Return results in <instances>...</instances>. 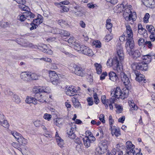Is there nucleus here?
Here are the masks:
<instances>
[{"instance_id":"obj_1","label":"nucleus","mask_w":155,"mask_h":155,"mask_svg":"<svg viewBox=\"0 0 155 155\" xmlns=\"http://www.w3.org/2000/svg\"><path fill=\"white\" fill-rule=\"evenodd\" d=\"M117 52V55L112 60L111 65L116 68L117 71L119 72L122 71L121 62L123 60L124 54L122 49H119Z\"/></svg>"},{"instance_id":"obj_2","label":"nucleus","mask_w":155,"mask_h":155,"mask_svg":"<svg viewBox=\"0 0 155 155\" xmlns=\"http://www.w3.org/2000/svg\"><path fill=\"white\" fill-rule=\"evenodd\" d=\"M124 8H125L123 13V16L125 20L127 21H135L137 18L136 13L135 12H132L131 11V6L130 5H126L123 6Z\"/></svg>"},{"instance_id":"obj_3","label":"nucleus","mask_w":155,"mask_h":155,"mask_svg":"<svg viewBox=\"0 0 155 155\" xmlns=\"http://www.w3.org/2000/svg\"><path fill=\"white\" fill-rule=\"evenodd\" d=\"M108 143V141L106 140L101 141L96 149V154L101 155L105 152L107 148Z\"/></svg>"},{"instance_id":"obj_4","label":"nucleus","mask_w":155,"mask_h":155,"mask_svg":"<svg viewBox=\"0 0 155 155\" xmlns=\"http://www.w3.org/2000/svg\"><path fill=\"white\" fill-rule=\"evenodd\" d=\"M147 64V61H142L140 62L136 63H134L132 65V68L133 69L135 68L136 70H140L141 71H146L148 68ZM133 69V70H134Z\"/></svg>"},{"instance_id":"obj_5","label":"nucleus","mask_w":155,"mask_h":155,"mask_svg":"<svg viewBox=\"0 0 155 155\" xmlns=\"http://www.w3.org/2000/svg\"><path fill=\"white\" fill-rule=\"evenodd\" d=\"M72 72L77 75L83 77L85 74V71L82 68L76 64H74L71 71Z\"/></svg>"},{"instance_id":"obj_6","label":"nucleus","mask_w":155,"mask_h":155,"mask_svg":"<svg viewBox=\"0 0 155 155\" xmlns=\"http://www.w3.org/2000/svg\"><path fill=\"white\" fill-rule=\"evenodd\" d=\"M128 54L135 60L140 58L141 54L137 49H127Z\"/></svg>"},{"instance_id":"obj_7","label":"nucleus","mask_w":155,"mask_h":155,"mask_svg":"<svg viewBox=\"0 0 155 155\" xmlns=\"http://www.w3.org/2000/svg\"><path fill=\"white\" fill-rule=\"evenodd\" d=\"M125 30L124 33V35H125L127 38L133 39V32L131 26L128 24H125Z\"/></svg>"},{"instance_id":"obj_8","label":"nucleus","mask_w":155,"mask_h":155,"mask_svg":"<svg viewBox=\"0 0 155 155\" xmlns=\"http://www.w3.org/2000/svg\"><path fill=\"white\" fill-rule=\"evenodd\" d=\"M76 127L75 124L74 126H71L70 128H69L66 130L67 136L72 139H75L76 135L75 134Z\"/></svg>"},{"instance_id":"obj_9","label":"nucleus","mask_w":155,"mask_h":155,"mask_svg":"<svg viewBox=\"0 0 155 155\" xmlns=\"http://www.w3.org/2000/svg\"><path fill=\"white\" fill-rule=\"evenodd\" d=\"M78 91V90H76L74 87L72 86H69L68 88L66 87L65 89V92L66 94L70 96L76 95Z\"/></svg>"},{"instance_id":"obj_10","label":"nucleus","mask_w":155,"mask_h":155,"mask_svg":"<svg viewBox=\"0 0 155 155\" xmlns=\"http://www.w3.org/2000/svg\"><path fill=\"white\" fill-rule=\"evenodd\" d=\"M30 72L26 71L22 72L20 74V78L23 81L28 82L31 81Z\"/></svg>"},{"instance_id":"obj_11","label":"nucleus","mask_w":155,"mask_h":155,"mask_svg":"<svg viewBox=\"0 0 155 155\" xmlns=\"http://www.w3.org/2000/svg\"><path fill=\"white\" fill-rule=\"evenodd\" d=\"M134 72L136 75L135 79L139 82H141L143 81L144 83H146L147 81L144 79L145 76L143 74H140L138 71L134 70Z\"/></svg>"},{"instance_id":"obj_12","label":"nucleus","mask_w":155,"mask_h":155,"mask_svg":"<svg viewBox=\"0 0 155 155\" xmlns=\"http://www.w3.org/2000/svg\"><path fill=\"white\" fill-rule=\"evenodd\" d=\"M120 73V78L122 81L123 82L124 85L126 86L128 85L130 83V80L127 77V75H126L124 73L121 71Z\"/></svg>"},{"instance_id":"obj_13","label":"nucleus","mask_w":155,"mask_h":155,"mask_svg":"<svg viewBox=\"0 0 155 155\" xmlns=\"http://www.w3.org/2000/svg\"><path fill=\"white\" fill-rule=\"evenodd\" d=\"M111 96L112 97H115L117 98H120L121 96V91L119 87L116 88L115 91H112L111 93Z\"/></svg>"},{"instance_id":"obj_14","label":"nucleus","mask_w":155,"mask_h":155,"mask_svg":"<svg viewBox=\"0 0 155 155\" xmlns=\"http://www.w3.org/2000/svg\"><path fill=\"white\" fill-rule=\"evenodd\" d=\"M44 92H41L35 94L34 98L35 100H37V102L38 101L40 102H46L45 99L44 98V96H43V94Z\"/></svg>"},{"instance_id":"obj_15","label":"nucleus","mask_w":155,"mask_h":155,"mask_svg":"<svg viewBox=\"0 0 155 155\" xmlns=\"http://www.w3.org/2000/svg\"><path fill=\"white\" fill-rule=\"evenodd\" d=\"M143 3L147 7L152 8L155 7L154 0H141Z\"/></svg>"},{"instance_id":"obj_16","label":"nucleus","mask_w":155,"mask_h":155,"mask_svg":"<svg viewBox=\"0 0 155 155\" xmlns=\"http://www.w3.org/2000/svg\"><path fill=\"white\" fill-rule=\"evenodd\" d=\"M108 75L110 79L114 81L117 82L120 79V74H117L113 71H111L109 73Z\"/></svg>"},{"instance_id":"obj_17","label":"nucleus","mask_w":155,"mask_h":155,"mask_svg":"<svg viewBox=\"0 0 155 155\" xmlns=\"http://www.w3.org/2000/svg\"><path fill=\"white\" fill-rule=\"evenodd\" d=\"M111 133L113 136L115 135L116 137H118L121 135L120 130L119 128L115 126L110 128Z\"/></svg>"},{"instance_id":"obj_18","label":"nucleus","mask_w":155,"mask_h":155,"mask_svg":"<svg viewBox=\"0 0 155 155\" xmlns=\"http://www.w3.org/2000/svg\"><path fill=\"white\" fill-rule=\"evenodd\" d=\"M132 39H129L127 41L125 44V47L127 48H133L134 47V41Z\"/></svg>"},{"instance_id":"obj_19","label":"nucleus","mask_w":155,"mask_h":155,"mask_svg":"<svg viewBox=\"0 0 155 155\" xmlns=\"http://www.w3.org/2000/svg\"><path fill=\"white\" fill-rule=\"evenodd\" d=\"M140 58L142 59V61H147V63H149L151 62L152 60V57L150 55V53L149 54L144 56L141 55Z\"/></svg>"},{"instance_id":"obj_20","label":"nucleus","mask_w":155,"mask_h":155,"mask_svg":"<svg viewBox=\"0 0 155 155\" xmlns=\"http://www.w3.org/2000/svg\"><path fill=\"white\" fill-rule=\"evenodd\" d=\"M25 102L28 104L32 103L35 105L37 104V100H35L34 97L28 96L27 97L25 100Z\"/></svg>"},{"instance_id":"obj_21","label":"nucleus","mask_w":155,"mask_h":155,"mask_svg":"<svg viewBox=\"0 0 155 155\" xmlns=\"http://www.w3.org/2000/svg\"><path fill=\"white\" fill-rule=\"evenodd\" d=\"M111 22V20L110 18H108L106 21V27L110 33L112 31L111 28L113 26V24Z\"/></svg>"},{"instance_id":"obj_22","label":"nucleus","mask_w":155,"mask_h":155,"mask_svg":"<svg viewBox=\"0 0 155 155\" xmlns=\"http://www.w3.org/2000/svg\"><path fill=\"white\" fill-rule=\"evenodd\" d=\"M57 33L61 35V36H69L70 35V33L67 31L57 29Z\"/></svg>"},{"instance_id":"obj_23","label":"nucleus","mask_w":155,"mask_h":155,"mask_svg":"<svg viewBox=\"0 0 155 155\" xmlns=\"http://www.w3.org/2000/svg\"><path fill=\"white\" fill-rule=\"evenodd\" d=\"M129 92V90L127 88L123 89V91H121V96L120 97V98L124 99L127 98L128 96Z\"/></svg>"},{"instance_id":"obj_24","label":"nucleus","mask_w":155,"mask_h":155,"mask_svg":"<svg viewBox=\"0 0 155 155\" xmlns=\"http://www.w3.org/2000/svg\"><path fill=\"white\" fill-rule=\"evenodd\" d=\"M94 65L96 68L97 74H101L102 71L101 65L100 64L96 63L94 64Z\"/></svg>"},{"instance_id":"obj_25","label":"nucleus","mask_w":155,"mask_h":155,"mask_svg":"<svg viewBox=\"0 0 155 155\" xmlns=\"http://www.w3.org/2000/svg\"><path fill=\"white\" fill-rule=\"evenodd\" d=\"M39 16L40 17L38 16V18L34 20L33 22V23L36 25L37 26L42 23L43 21L42 17L41 15H40Z\"/></svg>"},{"instance_id":"obj_26","label":"nucleus","mask_w":155,"mask_h":155,"mask_svg":"<svg viewBox=\"0 0 155 155\" xmlns=\"http://www.w3.org/2000/svg\"><path fill=\"white\" fill-rule=\"evenodd\" d=\"M83 140L84 144L86 148H88L90 146L91 142L89 140L88 138L87 137V136H86L85 137L83 138Z\"/></svg>"},{"instance_id":"obj_27","label":"nucleus","mask_w":155,"mask_h":155,"mask_svg":"<svg viewBox=\"0 0 155 155\" xmlns=\"http://www.w3.org/2000/svg\"><path fill=\"white\" fill-rule=\"evenodd\" d=\"M33 91L34 93H39L41 92H44L47 93V91L45 89L43 88H39V87H35L33 89Z\"/></svg>"},{"instance_id":"obj_28","label":"nucleus","mask_w":155,"mask_h":155,"mask_svg":"<svg viewBox=\"0 0 155 155\" xmlns=\"http://www.w3.org/2000/svg\"><path fill=\"white\" fill-rule=\"evenodd\" d=\"M50 81L53 84L56 86L60 84V81L58 77V78H54L51 79Z\"/></svg>"},{"instance_id":"obj_29","label":"nucleus","mask_w":155,"mask_h":155,"mask_svg":"<svg viewBox=\"0 0 155 155\" xmlns=\"http://www.w3.org/2000/svg\"><path fill=\"white\" fill-rule=\"evenodd\" d=\"M49 76L51 80V78H58V76L57 73L54 71L50 70L49 71Z\"/></svg>"},{"instance_id":"obj_30","label":"nucleus","mask_w":155,"mask_h":155,"mask_svg":"<svg viewBox=\"0 0 155 155\" xmlns=\"http://www.w3.org/2000/svg\"><path fill=\"white\" fill-rule=\"evenodd\" d=\"M56 141L58 146L61 148H63L64 147V140L61 137H58Z\"/></svg>"},{"instance_id":"obj_31","label":"nucleus","mask_w":155,"mask_h":155,"mask_svg":"<svg viewBox=\"0 0 155 155\" xmlns=\"http://www.w3.org/2000/svg\"><path fill=\"white\" fill-rule=\"evenodd\" d=\"M25 15L26 16L27 19H28V20H29V18L32 19L35 17V15L30 12L28 11V12H25Z\"/></svg>"},{"instance_id":"obj_32","label":"nucleus","mask_w":155,"mask_h":155,"mask_svg":"<svg viewBox=\"0 0 155 155\" xmlns=\"http://www.w3.org/2000/svg\"><path fill=\"white\" fill-rule=\"evenodd\" d=\"M126 150L127 149L129 150L131 148H132V149H134L135 148L134 145L132 144L131 142L129 141L126 142Z\"/></svg>"},{"instance_id":"obj_33","label":"nucleus","mask_w":155,"mask_h":155,"mask_svg":"<svg viewBox=\"0 0 155 155\" xmlns=\"http://www.w3.org/2000/svg\"><path fill=\"white\" fill-rule=\"evenodd\" d=\"M30 74L31 76V81L33 80H38L40 77V76L35 73H31L30 72Z\"/></svg>"},{"instance_id":"obj_34","label":"nucleus","mask_w":155,"mask_h":155,"mask_svg":"<svg viewBox=\"0 0 155 155\" xmlns=\"http://www.w3.org/2000/svg\"><path fill=\"white\" fill-rule=\"evenodd\" d=\"M63 122V120L61 118H58L55 119L54 122L55 125L57 126H59L62 124Z\"/></svg>"},{"instance_id":"obj_35","label":"nucleus","mask_w":155,"mask_h":155,"mask_svg":"<svg viewBox=\"0 0 155 155\" xmlns=\"http://www.w3.org/2000/svg\"><path fill=\"white\" fill-rule=\"evenodd\" d=\"M146 28L150 33H151L155 32V29L154 28L153 26L151 25H147Z\"/></svg>"},{"instance_id":"obj_36","label":"nucleus","mask_w":155,"mask_h":155,"mask_svg":"<svg viewBox=\"0 0 155 155\" xmlns=\"http://www.w3.org/2000/svg\"><path fill=\"white\" fill-rule=\"evenodd\" d=\"M92 45L96 48H100L101 47V43L99 41H94L92 43Z\"/></svg>"},{"instance_id":"obj_37","label":"nucleus","mask_w":155,"mask_h":155,"mask_svg":"<svg viewBox=\"0 0 155 155\" xmlns=\"http://www.w3.org/2000/svg\"><path fill=\"white\" fill-rule=\"evenodd\" d=\"M24 4H22V5H19V8L22 11L28 12L29 8L28 6H26Z\"/></svg>"},{"instance_id":"obj_38","label":"nucleus","mask_w":155,"mask_h":155,"mask_svg":"<svg viewBox=\"0 0 155 155\" xmlns=\"http://www.w3.org/2000/svg\"><path fill=\"white\" fill-rule=\"evenodd\" d=\"M74 14H75L78 17H81L84 15V13L82 11V8L79 9L77 11H74Z\"/></svg>"},{"instance_id":"obj_39","label":"nucleus","mask_w":155,"mask_h":155,"mask_svg":"<svg viewBox=\"0 0 155 155\" xmlns=\"http://www.w3.org/2000/svg\"><path fill=\"white\" fill-rule=\"evenodd\" d=\"M126 152L128 155H134L136 153L135 150L132 148L129 150L126 149Z\"/></svg>"},{"instance_id":"obj_40","label":"nucleus","mask_w":155,"mask_h":155,"mask_svg":"<svg viewBox=\"0 0 155 155\" xmlns=\"http://www.w3.org/2000/svg\"><path fill=\"white\" fill-rule=\"evenodd\" d=\"M18 141L20 144H25L27 143L26 140L22 136L20 137V138L19 139V140Z\"/></svg>"},{"instance_id":"obj_41","label":"nucleus","mask_w":155,"mask_h":155,"mask_svg":"<svg viewBox=\"0 0 155 155\" xmlns=\"http://www.w3.org/2000/svg\"><path fill=\"white\" fill-rule=\"evenodd\" d=\"M40 50L42 52L48 54H52L53 53V51L51 49H40Z\"/></svg>"},{"instance_id":"obj_42","label":"nucleus","mask_w":155,"mask_h":155,"mask_svg":"<svg viewBox=\"0 0 155 155\" xmlns=\"http://www.w3.org/2000/svg\"><path fill=\"white\" fill-rule=\"evenodd\" d=\"M0 124L5 128L8 127L9 126V124H8L7 121V120H4V119H3V121L0 123Z\"/></svg>"},{"instance_id":"obj_43","label":"nucleus","mask_w":155,"mask_h":155,"mask_svg":"<svg viewBox=\"0 0 155 155\" xmlns=\"http://www.w3.org/2000/svg\"><path fill=\"white\" fill-rule=\"evenodd\" d=\"M74 101H73L74 106L75 108H78L79 107H81L80 103L78 100L75 99L74 102Z\"/></svg>"},{"instance_id":"obj_44","label":"nucleus","mask_w":155,"mask_h":155,"mask_svg":"<svg viewBox=\"0 0 155 155\" xmlns=\"http://www.w3.org/2000/svg\"><path fill=\"white\" fill-rule=\"evenodd\" d=\"M138 45L140 46L144 45L143 48L145 47V43H144V40L142 38H140L138 41Z\"/></svg>"},{"instance_id":"obj_45","label":"nucleus","mask_w":155,"mask_h":155,"mask_svg":"<svg viewBox=\"0 0 155 155\" xmlns=\"http://www.w3.org/2000/svg\"><path fill=\"white\" fill-rule=\"evenodd\" d=\"M115 107L117 109V111H118L119 113H121L123 110V109L119 105H115Z\"/></svg>"},{"instance_id":"obj_46","label":"nucleus","mask_w":155,"mask_h":155,"mask_svg":"<svg viewBox=\"0 0 155 155\" xmlns=\"http://www.w3.org/2000/svg\"><path fill=\"white\" fill-rule=\"evenodd\" d=\"M58 24L61 26H63L64 25H68L67 22L63 19L59 20L58 21Z\"/></svg>"},{"instance_id":"obj_47","label":"nucleus","mask_w":155,"mask_h":155,"mask_svg":"<svg viewBox=\"0 0 155 155\" xmlns=\"http://www.w3.org/2000/svg\"><path fill=\"white\" fill-rule=\"evenodd\" d=\"M99 132L100 134V137H99L100 140H101V139H102L104 136V133L103 130L101 128H99Z\"/></svg>"},{"instance_id":"obj_48","label":"nucleus","mask_w":155,"mask_h":155,"mask_svg":"<svg viewBox=\"0 0 155 155\" xmlns=\"http://www.w3.org/2000/svg\"><path fill=\"white\" fill-rule=\"evenodd\" d=\"M150 17V15L149 13H146L143 18V21L144 22L147 23L148 21V19Z\"/></svg>"},{"instance_id":"obj_49","label":"nucleus","mask_w":155,"mask_h":155,"mask_svg":"<svg viewBox=\"0 0 155 155\" xmlns=\"http://www.w3.org/2000/svg\"><path fill=\"white\" fill-rule=\"evenodd\" d=\"M87 101L88 102V105L89 106H91L93 104L94 102L92 97H89L87 99Z\"/></svg>"},{"instance_id":"obj_50","label":"nucleus","mask_w":155,"mask_h":155,"mask_svg":"<svg viewBox=\"0 0 155 155\" xmlns=\"http://www.w3.org/2000/svg\"><path fill=\"white\" fill-rule=\"evenodd\" d=\"M69 11V9L68 7L64 6H63L60 11L61 12H68Z\"/></svg>"},{"instance_id":"obj_51","label":"nucleus","mask_w":155,"mask_h":155,"mask_svg":"<svg viewBox=\"0 0 155 155\" xmlns=\"http://www.w3.org/2000/svg\"><path fill=\"white\" fill-rule=\"evenodd\" d=\"M128 39V38H126L125 35H124V33H123V34L119 37V40L121 42H123L125 40L127 41Z\"/></svg>"},{"instance_id":"obj_52","label":"nucleus","mask_w":155,"mask_h":155,"mask_svg":"<svg viewBox=\"0 0 155 155\" xmlns=\"http://www.w3.org/2000/svg\"><path fill=\"white\" fill-rule=\"evenodd\" d=\"M147 31L144 28H143L139 30H138V33L139 34L141 35H144V34H145V33H147Z\"/></svg>"},{"instance_id":"obj_53","label":"nucleus","mask_w":155,"mask_h":155,"mask_svg":"<svg viewBox=\"0 0 155 155\" xmlns=\"http://www.w3.org/2000/svg\"><path fill=\"white\" fill-rule=\"evenodd\" d=\"M34 124L35 127H39L41 126L42 123L40 120H36L34 122Z\"/></svg>"},{"instance_id":"obj_54","label":"nucleus","mask_w":155,"mask_h":155,"mask_svg":"<svg viewBox=\"0 0 155 155\" xmlns=\"http://www.w3.org/2000/svg\"><path fill=\"white\" fill-rule=\"evenodd\" d=\"M112 38V36L111 35L108 34L107 35L105 38V40L107 42H108Z\"/></svg>"},{"instance_id":"obj_55","label":"nucleus","mask_w":155,"mask_h":155,"mask_svg":"<svg viewBox=\"0 0 155 155\" xmlns=\"http://www.w3.org/2000/svg\"><path fill=\"white\" fill-rule=\"evenodd\" d=\"M51 115L48 114H44L43 117L46 120H50L51 118Z\"/></svg>"},{"instance_id":"obj_56","label":"nucleus","mask_w":155,"mask_h":155,"mask_svg":"<svg viewBox=\"0 0 155 155\" xmlns=\"http://www.w3.org/2000/svg\"><path fill=\"white\" fill-rule=\"evenodd\" d=\"M107 74L106 72H103L101 74L100 76V79L101 80H103L105 78V76H107Z\"/></svg>"},{"instance_id":"obj_57","label":"nucleus","mask_w":155,"mask_h":155,"mask_svg":"<svg viewBox=\"0 0 155 155\" xmlns=\"http://www.w3.org/2000/svg\"><path fill=\"white\" fill-rule=\"evenodd\" d=\"M10 24V23L8 22H4L1 25V27L3 28H6L8 27Z\"/></svg>"},{"instance_id":"obj_58","label":"nucleus","mask_w":155,"mask_h":155,"mask_svg":"<svg viewBox=\"0 0 155 155\" xmlns=\"http://www.w3.org/2000/svg\"><path fill=\"white\" fill-rule=\"evenodd\" d=\"M99 120L103 123H105V120H104V114H101L99 117Z\"/></svg>"},{"instance_id":"obj_59","label":"nucleus","mask_w":155,"mask_h":155,"mask_svg":"<svg viewBox=\"0 0 155 155\" xmlns=\"http://www.w3.org/2000/svg\"><path fill=\"white\" fill-rule=\"evenodd\" d=\"M110 101H109V100L107 99L104 101V102H103L104 103H103V104L104 105L106 109H108V105H109L110 103L109 102Z\"/></svg>"},{"instance_id":"obj_60","label":"nucleus","mask_w":155,"mask_h":155,"mask_svg":"<svg viewBox=\"0 0 155 155\" xmlns=\"http://www.w3.org/2000/svg\"><path fill=\"white\" fill-rule=\"evenodd\" d=\"M13 95V97L14 98L15 102L17 103H19L20 101V100L19 97L16 94H14Z\"/></svg>"},{"instance_id":"obj_61","label":"nucleus","mask_w":155,"mask_h":155,"mask_svg":"<svg viewBox=\"0 0 155 155\" xmlns=\"http://www.w3.org/2000/svg\"><path fill=\"white\" fill-rule=\"evenodd\" d=\"M41 60H43L45 61L51 63L52 61L51 59L48 58H43L40 59Z\"/></svg>"},{"instance_id":"obj_62","label":"nucleus","mask_w":155,"mask_h":155,"mask_svg":"<svg viewBox=\"0 0 155 155\" xmlns=\"http://www.w3.org/2000/svg\"><path fill=\"white\" fill-rule=\"evenodd\" d=\"M25 12L23 13L22 15H21L20 17V20L21 21H23L26 19H27L26 16L25 15Z\"/></svg>"},{"instance_id":"obj_63","label":"nucleus","mask_w":155,"mask_h":155,"mask_svg":"<svg viewBox=\"0 0 155 155\" xmlns=\"http://www.w3.org/2000/svg\"><path fill=\"white\" fill-rule=\"evenodd\" d=\"M87 6L90 8H94L96 6L97 7L96 4H93L92 3H89L87 4Z\"/></svg>"},{"instance_id":"obj_64","label":"nucleus","mask_w":155,"mask_h":155,"mask_svg":"<svg viewBox=\"0 0 155 155\" xmlns=\"http://www.w3.org/2000/svg\"><path fill=\"white\" fill-rule=\"evenodd\" d=\"M150 38L152 41H154L155 40V34L154 32L151 33L150 36Z\"/></svg>"}]
</instances>
